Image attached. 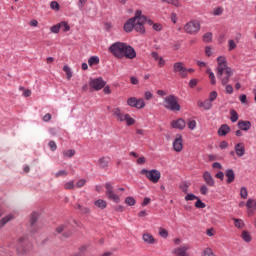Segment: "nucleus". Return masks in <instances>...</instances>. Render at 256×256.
I'll return each mask as SVG.
<instances>
[{
	"instance_id": "aec40b11",
	"label": "nucleus",
	"mask_w": 256,
	"mask_h": 256,
	"mask_svg": "<svg viewBox=\"0 0 256 256\" xmlns=\"http://www.w3.org/2000/svg\"><path fill=\"white\" fill-rule=\"evenodd\" d=\"M231 131V128L227 124H222L220 128L218 129V135L219 137H225L229 132Z\"/></svg>"
},
{
	"instance_id": "412c9836",
	"label": "nucleus",
	"mask_w": 256,
	"mask_h": 256,
	"mask_svg": "<svg viewBox=\"0 0 256 256\" xmlns=\"http://www.w3.org/2000/svg\"><path fill=\"white\" fill-rule=\"evenodd\" d=\"M197 106L204 108L205 111H209V109H211V107H213V103L210 102L208 99H206L204 102L198 101Z\"/></svg>"
},
{
	"instance_id": "4468645a",
	"label": "nucleus",
	"mask_w": 256,
	"mask_h": 256,
	"mask_svg": "<svg viewBox=\"0 0 256 256\" xmlns=\"http://www.w3.org/2000/svg\"><path fill=\"white\" fill-rule=\"evenodd\" d=\"M135 29V18L128 19L123 26L125 33H131Z\"/></svg>"
},
{
	"instance_id": "8fccbe9b",
	"label": "nucleus",
	"mask_w": 256,
	"mask_h": 256,
	"mask_svg": "<svg viewBox=\"0 0 256 256\" xmlns=\"http://www.w3.org/2000/svg\"><path fill=\"white\" fill-rule=\"evenodd\" d=\"M202 256H215V254L211 248H206L204 249Z\"/></svg>"
},
{
	"instance_id": "c756f323",
	"label": "nucleus",
	"mask_w": 256,
	"mask_h": 256,
	"mask_svg": "<svg viewBox=\"0 0 256 256\" xmlns=\"http://www.w3.org/2000/svg\"><path fill=\"white\" fill-rule=\"evenodd\" d=\"M206 73L209 75L210 83L211 85H216L217 80L215 79V73L211 70V68H208L206 70Z\"/></svg>"
},
{
	"instance_id": "a211bd4d",
	"label": "nucleus",
	"mask_w": 256,
	"mask_h": 256,
	"mask_svg": "<svg viewBox=\"0 0 256 256\" xmlns=\"http://www.w3.org/2000/svg\"><path fill=\"white\" fill-rule=\"evenodd\" d=\"M238 129H240L241 131H249V129H251V121H238Z\"/></svg>"
},
{
	"instance_id": "393cba45",
	"label": "nucleus",
	"mask_w": 256,
	"mask_h": 256,
	"mask_svg": "<svg viewBox=\"0 0 256 256\" xmlns=\"http://www.w3.org/2000/svg\"><path fill=\"white\" fill-rule=\"evenodd\" d=\"M142 13L141 10H136L135 16L132 19H135V21H147V16L142 15Z\"/></svg>"
},
{
	"instance_id": "bb28decb",
	"label": "nucleus",
	"mask_w": 256,
	"mask_h": 256,
	"mask_svg": "<svg viewBox=\"0 0 256 256\" xmlns=\"http://www.w3.org/2000/svg\"><path fill=\"white\" fill-rule=\"evenodd\" d=\"M95 207H98V209H106L107 208V201L103 199H98L94 202Z\"/></svg>"
},
{
	"instance_id": "6e6552de",
	"label": "nucleus",
	"mask_w": 256,
	"mask_h": 256,
	"mask_svg": "<svg viewBox=\"0 0 256 256\" xmlns=\"http://www.w3.org/2000/svg\"><path fill=\"white\" fill-rule=\"evenodd\" d=\"M105 188H106V195L108 199H110L111 201H114V203H120L121 198H119V196H117V194L113 192V185H111L110 182H107L105 184Z\"/></svg>"
},
{
	"instance_id": "3c124183",
	"label": "nucleus",
	"mask_w": 256,
	"mask_h": 256,
	"mask_svg": "<svg viewBox=\"0 0 256 256\" xmlns=\"http://www.w3.org/2000/svg\"><path fill=\"white\" fill-rule=\"evenodd\" d=\"M164 3H169L170 5H174L175 7H179V0H161Z\"/></svg>"
},
{
	"instance_id": "774afa93",
	"label": "nucleus",
	"mask_w": 256,
	"mask_h": 256,
	"mask_svg": "<svg viewBox=\"0 0 256 256\" xmlns=\"http://www.w3.org/2000/svg\"><path fill=\"white\" fill-rule=\"evenodd\" d=\"M189 87H191V89H193L194 87H197V79H191L189 81Z\"/></svg>"
},
{
	"instance_id": "e433bc0d",
	"label": "nucleus",
	"mask_w": 256,
	"mask_h": 256,
	"mask_svg": "<svg viewBox=\"0 0 256 256\" xmlns=\"http://www.w3.org/2000/svg\"><path fill=\"white\" fill-rule=\"evenodd\" d=\"M194 206L196 207V209H205L207 207V204H205V202L201 201L198 198V199H196Z\"/></svg>"
},
{
	"instance_id": "f3484780",
	"label": "nucleus",
	"mask_w": 256,
	"mask_h": 256,
	"mask_svg": "<svg viewBox=\"0 0 256 256\" xmlns=\"http://www.w3.org/2000/svg\"><path fill=\"white\" fill-rule=\"evenodd\" d=\"M234 151L237 157H243V155H245V144L243 143L236 144L234 147Z\"/></svg>"
},
{
	"instance_id": "338daca9",
	"label": "nucleus",
	"mask_w": 256,
	"mask_h": 256,
	"mask_svg": "<svg viewBox=\"0 0 256 256\" xmlns=\"http://www.w3.org/2000/svg\"><path fill=\"white\" fill-rule=\"evenodd\" d=\"M85 3H87V0H79L78 1V8L81 10H83V7H85Z\"/></svg>"
},
{
	"instance_id": "f03ea898",
	"label": "nucleus",
	"mask_w": 256,
	"mask_h": 256,
	"mask_svg": "<svg viewBox=\"0 0 256 256\" xmlns=\"http://www.w3.org/2000/svg\"><path fill=\"white\" fill-rule=\"evenodd\" d=\"M163 107L168 111H181V105L175 95H169L164 99Z\"/></svg>"
},
{
	"instance_id": "f8f14e48",
	"label": "nucleus",
	"mask_w": 256,
	"mask_h": 256,
	"mask_svg": "<svg viewBox=\"0 0 256 256\" xmlns=\"http://www.w3.org/2000/svg\"><path fill=\"white\" fill-rule=\"evenodd\" d=\"M173 149L176 153H181V151H183V137L181 135H177L173 141Z\"/></svg>"
},
{
	"instance_id": "052dcab7",
	"label": "nucleus",
	"mask_w": 256,
	"mask_h": 256,
	"mask_svg": "<svg viewBox=\"0 0 256 256\" xmlns=\"http://www.w3.org/2000/svg\"><path fill=\"white\" fill-rule=\"evenodd\" d=\"M80 213H81L82 215H87V214L91 213V209H89V207H83V206H82V208H81V210H80Z\"/></svg>"
},
{
	"instance_id": "864d4df0",
	"label": "nucleus",
	"mask_w": 256,
	"mask_h": 256,
	"mask_svg": "<svg viewBox=\"0 0 256 256\" xmlns=\"http://www.w3.org/2000/svg\"><path fill=\"white\" fill-rule=\"evenodd\" d=\"M197 127V122L195 120H191L188 122V129H190L191 131H193V129H195Z\"/></svg>"
},
{
	"instance_id": "09e8293b",
	"label": "nucleus",
	"mask_w": 256,
	"mask_h": 256,
	"mask_svg": "<svg viewBox=\"0 0 256 256\" xmlns=\"http://www.w3.org/2000/svg\"><path fill=\"white\" fill-rule=\"evenodd\" d=\"M159 235L160 237H163V239H167V237H169V232L163 228H160Z\"/></svg>"
},
{
	"instance_id": "7c9ffc66",
	"label": "nucleus",
	"mask_w": 256,
	"mask_h": 256,
	"mask_svg": "<svg viewBox=\"0 0 256 256\" xmlns=\"http://www.w3.org/2000/svg\"><path fill=\"white\" fill-rule=\"evenodd\" d=\"M38 219H39V212H32L31 217H30L31 227H33L37 223Z\"/></svg>"
},
{
	"instance_id": "603ef678",
	"label": "nucleus",
	"mask_w": 256,
	"mask_h": 256,
	"mask_svg": "<svg viewBox=\"0 0 256 256\" xmlns=\"http://www.w3.org/2000/svg\"><path fill=\"white\" fill-rule=\"evenodd\" d=\"M215 99H217V91H212L210 94H209V101L211 103H213V101H215Z\"/></svg>"
},
{
	"instance_id": "4d7b16f0",
	"label": "nucleus",
	"mask_w": 256,
	"mask_h": 256,
	"mask_svg": "<svg viewBox=\"0 0 256 256\" xmlns=\"http://www.w3.org/2000/svg\"><path fill=\"white\" fill-rule=\"evenodd\" d=\"M85 183H87V180H85V179H80V180L76 183V187H78V189H81V187H85Z\"/></svg>"
},
{
	"instance_id": "58836bf2",
	"label": "nucleus",
	"mask_w": 256,
	"mask_h": 256,
	"mask_svg": "<svg viewBox=\"0 0 256 256\" xmlns=\"http://www.w3.org/2000/svg\"><path fill=\"white\" fill-rule=\"evenodd\" d=\"M63 71L66 73L68 80L73 77V71H71V68L68 65H64Z\"/></svg>"
},
{
	"instance_id": "20e7f679",
	"label": "nucleus",
	"mask_w": 256,
	"mask_h": 256,
	"mask_svg": "<svg viewBox=\"0 0 256 256\" xmlns=\"http://www.w3.org/2000/svg\"><path fill=\"white\" fill-rule=\"evenodd\" d=\"M217 78L220 79L223 86L227 85L229 83V79L233 77V70L231 67L224 68V71H222L221 75H219V71L217 72Z\"/></svg>"
},
{
	"instance_id": "dca6fc26",
	"label": "nucleus",
	"mask_w": 256,
	"mask_h": 256,
	"mask_svg": "<svg viewBox=\"0 0 256 256\" xmlns=\"http://www.w3.org/2000/svg\"><path fill=\"white\" fill-rule=\"evenodd\" d=\"M203 179L208 187H215V179H213L209 171L203 173Z\"/></svg>"
},
{
	"instance_id": "ea45409f",
	"label": "nucleus",
	"mask_w": 256,
	"mask_h": 256,
	"mask_svg": "<svg viewBox=\"0 0 256 256\" xmlns=\"http://www.w3.org/2000/svg\"><path fill=\"white\" fill-rule=\"evenodd\" d=\"M124 121L128 126L135 125V119H133L129 114H125Z\"/></svg>"
},
{
	"instance_id": "c9c22d12",
	"label": "nucleus",
	"mask_w": 256,
	"mask_h": 256,
	"mask_svg": "<svg viewBox=\"0 0 256 256\" xmlns=\"http://www.w3.org/2000/svg\"><path fill=\"white\" fill-rule=\"evenodd\" d=\"M203 41L204 43H211V41H213V33L207 32L206 34H204Z\"/></svg>"
},
{
	"instance_id": "b1692460",
	"label": "nucleus",
	"mask_w": 256,
	"mask_h": 256,
	"mask_svg": "<svg viewBox=\"0 0 256 256\" xmlns=\"http://www.w3.org/2000/svg\"><path fill=\"white\" fill-rule=\"evenodd\" d=\"M112 113L118 121H120V122L125 121V114L121 113V109L115 108L114 110H112Z\"/></svg>"
},
{
	"instance_id": "37998d69",
	"label": "nucleus",
	"mask_w": 256,
	"mask_h": 256,
	"mask_svg": "<svg viewBox=\"0 0 256 256\" xmlns=\"http://www.w3.org/2000/svg\"><path fill=\"white\" fill-rule=\"evenodd\" d=\"M64 189H66L67 191H69L71 189H75V182L73 180L66 182L64 184Z\"/></svg>"
},
{
	"instance_id": "c85d7f7f",
	"label": "nucleus",
	"mask_w": 256,
	"mask_h": 256,
	"mask_svg": "<svg viewBox=\"0 0 256 256\" xmlns=\"http://www.w3.org/2000/svg\"><path fill=\"white\" fill-rule=\"evenodd\" d=\"M241 237L243 239V241H245V243H251L252 241V237H251V234L249 233V231L247 230H244L241 234Z\"/></svg>"
},
{
	"instance_id": "72a5a7b5",
	"label": "nucleus",
	"mask_w": 256,
	"mask_h": 256,
	"mask_svg": "<svg viewBox=\"0 0 256 256\" xmlns=\"http://www.w3.org/2000/svg\"><path fill=\"white\" fill-rule=\"evenodd\" d=\"M191 184L187 183V182H182L180 185H179V189H181V191H183L186 195L187 193H189V187H190Z\"/></svg>"
},
{
	"instance_id": "7ed1b4c3",
	"label": "nucleus",
	"mask_w": 256,
	"mask_h": 256,
	"mask_svg": "<svg viewBox=\"0 0 256 256\" xmlns=\"http://www.w3.org/2000/svg\"><path fill=\"white\" fill-rule=\"evenodd\" d=\"M140 173L145 175L151 183H159V179H161V172L157 169L147 170L144 168Z\"/></svg>"
},
{
	"instance_id": "a19ab883",
	"label": "nucleus",
	"mask_w": 256,
	"mask_h": 256,
	"mask_svg": "<svg viewBox=\"0 0 256 256\" xmlns=\"http://www.w3.org/2000/svg\"><path fill=\"white\" fill-rule=\"evenodd\" d=\"M99 63V57L97 56H91L88 60V65H98Z\"/></svg>"
},
{
	"instance_id": "69168bd1",
	"label": "nucleus",
	"mask_w": 256,
	"mask_h": 256,
	"mask_svg": "<svg viewBox=\"0 0 256 256\" xmlns=\"http://www.w3.org/2000/svg\"><path fill=\"white\" fill-rule=\"evenodd\" d=\"M152 28L154 29V31H161V29H163V26L159 23H154Z\"/></svg>"
},
{
	"instance_id": "2eb2a0df",
	"label": "nucleus",
	"mask_w": 256,
	"mask_h": 256,
	"mask_svg": "<svg viewBox=\"0 0 256 256\" xmlns=\"http://www.w3.org/2000/svg\"><path fill=\"white\" fill-rule=\"evenodd\" d=\"M185 126H186V123L183 120V118H179L171 122L172 129H180V131H183V129H185Z\"/></svg>"
},
{
	"instance_id": "ddd939ff",
	"label": "nucleus",
	"mask_w": 256,
	"mask_h": 256,
	"mask_svg": "<svg viewBox=\"0 0 256 256\" xmlns=\"http://www.w3.org/2000/svg\"><path fill=\"white\" fill-rule=\"evenodd\" d=\"M217 61V72L219 73V75H221L222 71H225V69L229 68V66H227V60H225V57L223 56L218 57Z\"/></svg>"
},
{
	"instance_id": "f257e3e1",
	"label": "nucleus",
	"mask_w": 256,
	"mask_h": 256,
	"mask_svg": "<svg viewBox=\"0 0 256 256\" xmlns=\"http://www.w3.org/2000/svg\"><path fill=\"white\" fill-rule=\"evenodd\" d=\"M108 51L116 57V59H135L137 57V52L135 48L127 45L123 42H115L108 48Z\"/></svg>"
},
{
	"instance_id": "a18cd8bd",
	"label": "nucleus",
	"mask_w": 256,
	"mask_h": 256,
	"mask_svg": "<svg viewBox=\"0 0 256 256\" xmlns=\"http://www.w3.org/2000/svg\"><path fill=\"white\" fill-rule=\"evenodd\" d=\"M60 29H62V31L64 32H67L70 31L71 27L69 26V24H67V22H61Z\"/></svg>"
},
{
	"instance_id": "4c0bfd02",
	"label": "nucleus",
	"mask_w": 256,
	"mask_h": 256,
	"mask_svg": "<svg viewBox=\"0 0 256 256\" xmlns=\"http://www.w3.org/2000/svg\"><path fill=\"white\" fill-rule=\"evenodd\" d=\"M125 203L129 207H133V205H135V203H137V201L132 196H128V197L125 198Z\"/></svg>"
},
{
	"instance_id": "0e129e2a",
	"label": "nucleus",
	"mask_w": 256,
	"mask_h": 256,
	"mask_svg": "<svg viewBox=\"0 0 256 256\" xmlns=\"http://www.w3.org/2000/svg\"><path fill=\"white\" fill-rule=\"evenodd\" d=\"M225 91H226V93L228 95H232V93H233V86L226 84Z\"/></svg>"
},
{
	"instance_id": "0eeeda50",
	"label": "nucleus",
	"mask_w": 256,
	"mask_h": 256,
	"mask_svg": "<svg viewBox=\"0 0 256 256\" xmlns=\"http://www.w3.org/2000/svg\"><path fill=\"white\" fill-rule=\"evenodd\" d=\"M127 105L129 107H134L135 109H144L145 107V100L143 98H135V97H130L127 100Z\"/></svg>"
},
{
	"instance_id": "6ab92c4d",
	"label": "nucleus",
	"mask_w": 256,
	"mask_h": 256,
	"mask_svg": "<svg viewBox=\"0 0 256 256\" xmlns=\"http://www.w3.org/2000/svg\"><path fill=\"white\" fill-rule=\"evenodd\" d=\"M145 21L136 20L134 22V29L137 33H145V26L143 25Z\"/></svg>"
},
{
	"instance_id": "c03bdc74",
	"label": "nucleus",
	"mask_w": 256,
	"mask_h": 256,
	"mask_svg": "<svg viewBox=\"0 0 256 256\" xmlns=\"http://www.w3.org/2000/svg\"><path fill=\"white\" fill-rule=\"evenodd\" d=\"M240 197L242 199H247V197H249V193L247 192V188L246 187H242L240 190Z\"/></svg>"
},
{
	"instance_id": "680f3d73",
	"label": "nucleus",
	"mask_w": 256,
	"mask_h": 256,
	"mask_svg": "<svg viewBox=\"0 0 256 256\" xmlns=\"http://www.w3.org/2000/svg\"><path fill=\"white\" fill-rule=\"evenodd\" d=\"M65 229H67V224H62V225H60V226H58V227L56 228V231H57L58 233H63V231H65Z\"/></svg>"
},
{
	"instance_id": "13d9d810",
	"label": "nucleus",
	"mask_w": 256,
	"mask_h": 256,
	"mask_svg": "<svg viewBox=\"0 0 256 256\" xmlns=\"http://www.w3.org/2000/svg\"><path fill=\"white\" fill-rule=\"evenodd\" d=\"M208 192H209V188H207L206 185H202V186L200 187V193H201V195H207Z\"/></svg>"
},
{
	"instance_id": "5701e85b",
	"label": "nucleus",
	"mask_w": 256,
	"mask_h": 256,
	"mask_svg": "<svg viewBox=\"0 0 256 256\" xmlns=\"http://www.w3.org/2000/svg\"><path fill=\"white\" fill-rule=\"evenodd\" d=\"M226 175V183H233V181H235V172L233 171V169H227L225 172Z\"/></svg>"
},
{
	"instance_id": "2f4dec72",
	"label": "nucleus",
	"mask_w": 256,
	"mask_h": 256,
	"mask_svg": "<svg viewBox=\"0 0 256 256\" xmlns=\"http://www.w3.org/2000/svg\"><path fill=\"white\" fill-rule=\"evenodd\" d=\"M233 221H234V226L237 229H243V227H245V222L242 219L234 218Z\"/></svg>"
},
{
	"instance_id": "a878e982",
	"label": "nucleus",
	"mask_w": 256,
	"mask_h": 256,
	"mask_svg": "<svg viewBox=\"0 0 256 256\" xmlns=\"http://www.w3.org/2000/svg\"><path fill=\"white\" fill-rule=\"evenodd\" d=\"M144 243H148V245H153L155 243V238L151 234H144L142 237Z\"/></svg>"
},
{
	"instance_id": "1a4fd4ad",
	"label": "nucleus",
	"mask_w": 256,
	"mask_h": 256,
	"mask_svg": "<svg viewBox=\"0 0 256 256\" xmlns=\"http://www.w3.org/2000/svg\"><path fill=\"white\" fill-rule=\"evenodd\" d=\"M173 71H174V73H179V75H180V77H182V79H185L188 76L187 68H185V66L183 65L182 62L174 63Z\"/></svg>"
},
{
	"instance_id": "473e14b6",
	"label": "nucleus",
	"mask_w": 256,
	"mask_h": 256,
	"mask_svg": "<svg viewBox=\"0 0 256 256\" xmlns=\"http://www.w3.org/2000/svg\"><path fill=\"white\" fill-rule=\"evenodd\" d=\"M12 219H13V215H11V214L2 218L0 220V227H5V225H7V223H9V221H11Z\"/></svg>"
},
{
	"instance_id": "5fc2aeb1",
	"label": "nucleus",
	"mask_w": 256,
	"mask_h": 256,
	"mask_svg": "<svg viewBox=\"0 0 256 256\" xmlns=\"http://www.w3.org/2000/svg\"><path fill=\"white\" fill-rule=\"evenodd\" d=\"M50 8L53 9L54 11H59V4L57 1H52L50 3Z\"/></svg>"
},
{
	"instance_id": "6e6d98bb",
	"label": "nucleus",
	"mask_w": 256,
	"mask_h": 256,
	"mask_svg": "<svg viewBox=\"0 0 256 256\" xmlns=\"http://www.w3.org/2000/svg\"><path fill=\"white\" fill-rule=\"evenodd\" d=\"M55 177H67V171L65 170H59L55 173Z\"/></svg>"
},
{
	"instance_id": "de8ad7c7",
	"label": "nucleus",
	"mask_w": 256,
	"mask_h": 256,
	"mask_svg": "<svg viewBox=\"0 0 256 256\" xmlns=\"http://www.w3.org/2000/svg\"><path fill=\"white\" fill-rule=\"evenodd\" d=\"M61 30V24H56L50 28L51 33H59Z\"/></svg>"
},
{
	"instance_id": "9d476101",
	"label": "nucleus",
	"mask_w": 256,
	"mask_h": 256,
	"mask_svg": "<svg viewBox=\"0 0 256 256\" xmlns=\"http://www.w3.org/2000/svg\"><path fill=\"white\" fill-rule=\"evenodd\" d=\"M189 249H191V246L184 244L180 247L175 248L172 253L176 256H190L189 255Z\"/></svg>"
},
{
	"instance_id": "bf43d9fd",
	"label": "nucleus",
	"mask_w": 256,
	"mask_h": 256,
	"mask_svg": "<svg viewBox=\"0 0 256 256\" xmlns=\"http://www.w3.org/2000/svg\"><path fill=\"white\" fill-rule=\"evenodd\" d=\"M51 151H57V144L55 143V141L51 140L49 143H48Z\"/></svg>"
},
{
	"instance_id": "423d86ee",
	"label": "nucleus",
	"mask_w": 256,
	"mask_h": 256,
	"mask_svg": "<svg viewBox=\"0 0 256 256\" xmlns=\"http://www.w3.org/2000/svg\"><path fill=\"white\" fill-rule=\"evenodd\" d=\"M29 245V240L25 237H21L18 240L17 246H16V251L18 255L23 256L27 253V246Z\"/></svg>"
},
{
	"instance_id": "9b49d317",
	"label": "nucleus",
	"mask_w": 256,
	"mask_h": 256,
	"mask_svg": "<svg viewBox=\"0 0 256 256\" xmlns=\"http://www.w3.org/2000/svg\"><path fill=\"white\" fill-rule=\"evenodd\" d=\"M106 82L103 81V78H95L90 81V87L95 89V91H101L105 87Z\"/></svg>"
},
{
	"instance_id": "f704fd0d",
	"label": "nucleus",
	"mask_w": 256,
	"mask_h": 256,
	"mask_svg": "<svg viewBox=\"0 0 256 256\" xmlns=\"http://www.w3.org/2000/svg\"><path fill=\"white\" fill-rule=\"evenodd\" d=\"M230 120L232 123H237V121L239 120V114H237V111L235 110H230Z\"/></svg>"
},
{
	"instance_id": "39448f33",
	"label": "nucleus",
	"mask_w": 256,
	"mask_h": 256,
	"mask_svg": "<svg viewBox=\"0 0 256 256\" xmlns=\"http://www.w3.org/2000/svg\"><path fill=\"white\" fill-rule=\"evenodd\" d=\"M200 29H201V24H199L197 21H190L186 23L184 26L185 32L189 33V35H197Z\"/></svg>"
},
{
	"instance_id": "cd10ccee",
	"label": "nucleus",
	"mask_w": 256,
	"mask_h": 256,
	"mask_svg": "<svg viewBox=\"0 0 256 256\" xmlns=\"http://www.w3.org/2000/svg\"><path fill=\"white\" fill-rule=\"evenodd\" d=\"M246 207L247 209H249L250 211H254V209H256V200L249 198L246 202Z\"/></svg>"
},
{
	"instance_id": "e2e57ef3",
	"label": "nucleus",
	"mask_w": 256,
	"mask_h": 256,
	"mask_svg": "<svg viewBox=\"0 0 256 256\" xmlns=\"http://www.w3.org/2000/svg\"><path fill=\"white\" fill-rule=\"evenodd\" d=\"M228 45H229V51H233V49H235V47H237V44H235L234 40H229Z\"/></svg>"
},
{
	"instance_id": "4be33fe9",
	"label": "nucleus",
	"mask_w": 256,
	"mask_h": 256,
	"mask_svg": "<svg viewBox=\"0 0 256 256\" xmlns=\"http://www.w3.org/2000/svg\"><path fill=\"white\" fill-rule=\"evenodd\" d=\"M109 161H111L110 157H101L98 159V163L101 169H107L109 167Z\"/></svg>"
},
{
	"instance_id": "79ce46f5",
	"label": "nucleus",
	"mask_w": 256,
	"mask_h": 256,
	"mask_svg": "<svg viewBox=\"0 0 256 256\" xmlns=\"http://www.w3.org/2000/svg\"><path fill=\"white\" fill-rule=\"evenodd\" d=\"M184 199H185V201H195V200L199 199V197H197L193 193H187Z\"/></svg>"
},
{
	"instance_id": "49530a36",
	"label": "nucleus",
	"mask_w": 256,
	"mask_h": 256,
	"mask_svg": "<svg viewBox=\"0 0 256 256\" xmlns=\"http://www.w3.org/2000/svg\"><path fill=\"white\" fill-rule=\"evenodd\" d=\"M64 157H73L75 155V150L70 149L63 152Z\"/></svg>"
}]
</instances>
